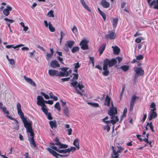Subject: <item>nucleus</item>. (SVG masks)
Segmentation results:
<instances>
[{
  "mask_svg": "<svg viewBox=\"0 0 158 158\" xmlns=\"http://www.w3.org/2000/svg\"><path fill=\"white\" fill-rule=\"evenodd\" d=\"M17 108L18 114L22 119L24 125V127L26 128L27 132L29 133L31 136L30 138H29L28 140L32 148H35L36 145L34 140V133L32 127V122H28L24 117V114L21 109V106L20 103H18L17 105Z\"/></svg>",
  "mask_w": 158,
  "mask_h": 158,
  "instance_id": "obj_1",
  "label": "nucleus"
},
{
  "mask_svg": "<svg viewBox=\"0 0 158 158\" xmlns=\"http://www.w3.org/2000/svg\"><path fill=\"white\" fill-rule=\"evenodd\" d=\"M116 63L117 60L114 58H113L111 60L109 59H105L103 60V69L104 71L102 73L103 75L105 76H108L109 74L108 66L109 67H112Z\"/></svg>",
  "mask_w": 158,
  "mask_h": 158,
  "instance_id": "obj_2",
  "label": "nucleus"
},
{
  "mask_svg": "<svg viewBox=\"0 0 158 158\" xmlns=\"http://www.w3.org/2000/svg\"><path fill=\"white\" fill-rule=\"evenodd\" d=\"M70 84L76 90L77 94H80L81 96L82 95V94L81 92L77 89L78 88L80 90H82V89L84 88V85H83L81 81H80L78 83L77 81L72 82Z\"/></svg>",
  "mask_w": 158,
  "mask_h": 158,
  "instance_id": "obj_3",
  "label": "nucleus"
},
{
  "mask_svg": "<svg viewBox=\"0 0 158 158\" xmlns=\"http://www.w3.org/2000/svg\"><path fill=\"white\" fill-rule=\"evenodd\" d=\"M2 102H0V108L2 109V111L4 113H6L7 114L6 116V117L14 121L17 126H18L19 123L18 121L14 118H13L11 117L8 114L9 113V111L8 110H6V108L5 107H2Z\"/></svg>",
  "mask_w": 158,
  "mask_h": 158,
  "instance_id": "obj_4",
  "label": "nucleus"
},
{
  "mask_svg": "<svg viewBox=\"0 0 158 158\" xmlns=\"http://www.w3.org/2000/svg\"><path fill=\"white\" fill-rule=\"evenodd\" d=\"M48 74L51 77L57 76L63 77L64 76L62 72H59L58 71L53 69H49L48 71Z\"/></svg>",
  "mask_w": 158,
  "mask_h": 158,
  "instance_id": "obj_5",
  "label": "nucleus"
},
{
  "mask_svg": "<svg viewBox=\"0 0 158 158\" xmlns=\"http://www.w3.org/2000/svg\"><path fill=\"white\" fill-rule=\"evenodd\" d=\"M47 149L51 154H52L56 158H59L58 156H59L61 157H64L68 156L69 155V154L67 155L60 154L57 153L52 149L48 147L47 148Z\"/></svg>",
  "mask_w": 158,
  "mask_h": 158,
  "instance_id": "obj_6",
  "label": "nucleus"
},
{
  "mask_svg": "<svg viewBox=\"0 0 158 158\" xmlns=\"http://www.w3.org/2000/svg\"><path fill=\"white\" fill-rule=\"evenodd\" d=\"M157 113L155 110V109H151L148 115V118L149 121L152 119L156 118L157 116Z\"/></svg>",
  "mask_w": 158,
  "mask_h": 158,
  "instance_id": "obj_7",
  "label": "nucleus"
},
{
  "mask_svg": "<svg viewBox=\"0 0 158 158\" xmlns=\"http://www.w3.org/2000/svg\"><path fill=\"white\" fill-rule=\"evenodd\" d=\"M88 42V41L85 38L81 41L79 45L82 50H85L88 49V47L87 44Z\"/></svg>",
  "mask_w": 158,
  "mask_h": 158,
  "instance_id": "obj_8",
  "label": "nucleus"
},
{
  "mask_svg": "<svg viewBox=\"0 0 158 158\" xmlns=\"http://www.w3.org/2000/svg\"><path fill=\"white\" fill-rule=\"evenodd\" d=\"M74 43L75 42L73 41L69 40L66 41L64 47V50L66 52L68 51L69 50V48H72Z\"/></svg>",
  "mask_w": 158,
  "mask_h": 158,
  "instance_id": "obj_9",
  "label": "nucleus"
},
{
  "mask_svg": "<svg viewBox=\"0 0 158 158\" xmlns=\"http://www.w3.org/2000/svg\"><path fill=\"white\" fill-rule=\"evenodd\" d=\"M50 147L52 149H53L57 152H58L60 153H69V148H68L67 149L60 150L59 148H57L55 146H50Z\"/></svg>",
  "mask_w": 158,
  "mask_h": 158,
  "instance_id": "obj_10",
  "label": "nucleus"
},
{
  "mask_svg": "<svg viewBox=\"0 0 158 158\" xmlns=\"http://www.w3.org/2000/svg\"><path fill=\"white\" fill-rule=\"evenodd\" d=\"M112 106L110 107V110L108 111V114L110 116L114 115L117 113V110L116 107H114V105L112 102H111Z\"/></svg>",
  "mask_w": 158,
  "mask_h": 158,
  "instance_id": "obj_11",
  "label": "nucleus"
},
{
  "mask_svg": "<svg viewBox=\"0 0 158 158\" xmlns=\"http://www.w3.org/2000/svg\"><path fill=\"white\" fill-rule=\"evenodd\" d=\"M134 70L135 73L139 76H142L144 74V70L140 67H135L134 68Z\"/></svg>",
  "mask_w": 158,
  "mask_h": 158,
  "instance_id": "obj_12",
  "label": "nucleus"
},
{
  "mask_svg": "<svg viewBox=\"0 0 158 158\" xmlns=\"http://www.w3.org/2000/svg\"><path fill=\"white\" fill-rule=\"evenodd\" d=\"M116 36V33L113 32H110L109 34L105 36V38L106 39L113 40L115 39Z\"/></svg>",
  "mask_w": 158,
  "mask_h": 158,
  "instance_id": "obj_13",
  "label": "nucleus"
},
{
  "mask_svg": "<svg viewBox=\"0 0 158 158\" xmlns=\"http://www.w3.org/2000/svg\"><path fill=\"white\" fill-rule=\"evenodd\" d=\"M110 123H112V125H113V129L114 128V124L117 122L119 121V119L117 116H115L114 115H113L110 116Z\"/></svg>",
  "mask_w": 158,
  "mask_h": 158,
  "instance_id": "obj_14",
  "label": "nucleus"
},
{
  "mask_svg": "<svg viewBox=\"0 0 158 158\" xmlns=\"http://www.w3.org/2000/svg\"><path fill=\"white\" fill-rule=\"evenodd\" d=\"M12 10V7L9 5H7L6 6V8L3 10V13L5 16H8L10 14V12Z\"/></svg>",
  "mask_w": 158,
  "mask_h": 158,
  "instance_id": "obj_15",
  "label": "nucleus"
},
{
  "mask_svg": "<svg viewBox=\"0 0 158 158\" xmlns=\"http://www.w3.org/2000/svg\"><path fill=\"white\" fill-rule=\"evenodd\" d=\"M37 104L38 105L41 106L45 104L44 103V98L41 96H38L37 98Z\"/></svg>",
  "mask_w": 158,
  "mask_h": 158,
  "instance_id": "obj_16",
  "label": "nucleus"
},
{
  "mask_svg": "<svg viewBox=\"0 0 158 158\" xmlns=\"http://www.w3.org/2000/svg\"><path fill=\"white\" fill-rule=\"evenodd\" d=\"M51 66L52 67L54 68L59 67L60 66L58 62L56 60L52 61L51 63Z\"/></svg>",
  "mask_w": 158,
  "mask_h": 158,
  "instance_id": "obj_17",
  "label": "nucleus"
},
{
  "mask_svg": "<svg viewBox=\"0 0 158 158\" xmlns=\"http://www.w3.org/2000/svg\"><path fill=\"white\" fill-rule=\"evenodd\" d=\"M112 153L111 155V158H118L119 156V154L114 149L113 146L112 147Z\"/></svg>",
  "mask_w": 158,
  "mask_h": 158,
  "instance_id": "obj_18",
  "label": "nucleus"
},
{
  "mask_svg": "<svg viewBox=\"0 0 158 158\" xmlns=\"http://www.w3.org/2000/svg\"><path fill=\"white\" fill-rule=\"evenodd\" d=\"M101 4L105 8H107L109 7L110 4L109 2L105 0H102L101 2Z\"/></svg>",
  "mask_w": 158,
  "mask_h": 158,
  "instance_id": "obj_19",
  "label": "nucleus"
},
{
  "mask_svg": "<svg viewBox=\"0 0 158 158\" xmlns=\"http://www.w3.org/2000/svg\"><path fill=\"white\" fill-rule=\"evenodd\" d=\"M24 78L27 82L30 83L33 86H36L35 83L31 78L27 77L25 76L24 77Z\"/></svg>",
  "mask_w": 158,
  "mask_h": 158,
  "instance_id": "obj_20",
  "label": "nucleus"
},
{
  "mask_svg": "<svg viewBox=\"0 0 158 158\" xmlns=\"http://www.w3.org/2000/svg\"><path fill=\"white\" fill-rule=\"evenodd\" d=\"M110 100L111 98L108 95H106L104 105L108 107L109 106Z\"/></svg>",
  "mask_w": 158,
  "mask_h": 158,
  "instance_id": "obj_21",
  "label": "nucleus"
},
{
  "mask_svg": "<svg viewBox=\"0 0 158 158\" xmlns=\"http://www.w3.org/2000/svg\"><path fill=\"white\" fill-rule=\"evenodd\" d=\"M106 46V44L105 43H103L100 46L98 49L100 55H101L102 53L103 52L105 49Z\"/></svg>",
  "mask_w": 158,
  "mask_h": 158,
  "instance_id": "obj_22",
  "label": "nucleus"
},
{
  "mask_svg": "<svg viewBox=\"0 0 158 158\" xmlns=\"http://www.w3.org/2000/svg\"><path fill=\"white\" fill-rule=\"evenodd\" d=\"M80 1L81 4L84 7V8L86 10H87L88 11L90 12L91 10L89 8L88 6L87 5L85 2L84 0H80Z\"/></svg>",
  "mask_w": 158,
  "mask_h": 158,
  "instance_id": "obj_23",
  "label": "nucleus"
},
{
  "mask_svg": "<svg viewBox=\"0 0 158 158\" xmlns=\"http://www.w3.org/2000/svg\"><path fill=\"white\" fill-rule=\"evenodd\" d=\"M55 143H51L50 144L51 146H55V145L59 146L60 144V142L59 140L57 137H56L53 140Z\"/></svg>",
  "mask_w": 158,
  "mask_h": 158,
  "instance_id": "obj_24",
  "label": "nucleus"
},
{
  "mask_svg": "<svg viewBox=\"0 0 158 158\" xmlns=\"http://www.w3.org/2000/svg\"><path fill=\"white\" fill-rule=\"evenodd\" d=\"M49 124L51 127L52 129H53L54 128H56L57 127L56 123L55 120L49 121Z\"/></svg>",
  "mask_w": 158,
  "mask_h": 158,
  "instance_id": "obj_25",
  "label": "nucleus"
},
{
  "mask_svg": "<svg viewBox=\"0 0 158 158\" xmlns=\"http://www.w3.org/2000/svg\"><path fill=\"white\" fill-rule=\"evenodd\" d=\"M112 48L113 49L114 53V54L118 55L119 53V52L120 51V49L118 46H116L114 47L113 46H112Z\"/></svg>",
  "mask_w": 158,
  "mask_h": 158,
  "instance_id": "obj_26",
  "label": "nucleus"
},
{
  "mask_svg": "<svg viewBox=\"0 0 158 158\" xmlns=\"http://www.w3.org/2000/svg\"><path fill=\"white\" fill-rule=\"evenodd\" d=\"M73 145L76 147V148L79 149L80 148L79 140L78 139H75L73 141Z\"/></svg>",
  "mask_w": 158,
  "mask_h": 158,
  "instance_id": "obj_27",
  "label": "nucleus"
},
{
  "mask_svg": "<svg viewBox=\"0 0 158 158\" xmlns=\"http://www.w3.org/2000/svg\"><path fill=\"white\" fill-rule=\"evenodd\" d=\"M41 106V109L42 111L45 114H47V113H48V110L45 104H44L43 106Z\"/></svg>",
  "mask_w": 158,
  "mask_h": 158,
  "instance_id": "obj_28",
  "label": "nucleus"
},
{
  "mask_svg": "<svg viewBox=\"0 0 158 158\" xmlns=\"http://www.w3.org/2000/svg\"><path fill=\"white\" fill-rule=\"evenodd\" d=\"M63 113L66 117L69 116V111L67 107H65L63 109Z\"/></svg>",
  "mask_w": 158,
  "mask_h": 158,
  "instance_id": "obj_29",
  "label": "nucleus"
},
{
  "mask_svg": "<svg viewBox=\"0 0 158 158\" xmlns=\"http://www.w3.org/2000/svg\"><path fill=\"white\" fill-rule=\"evenodd\" d=\"M129 66L128 65H124L120 66V69L123 71L126 72L129 69Z\"/></svg>",
  "mask_w": 158,
  "mask_h": 158,
  "instance_id": "obj_30",
  "label": "nucleus"
},
{
  "mask_svg": "<svg viewBox=\"0 0 158 158\" xmlns=\"http://www.w3.org/2000/svg\"><path fill=\"white\" fill-rule=\"evenodd\" d=\"M118 19L117 18L113 19V26L114 28H115L118 23Z\"/></svg>",
  "mask_w": 158,
  "mask_h": 158,
  "instance_id": "obj_31",
  "label": "nucleus"
},
{
  "mask_svg": "<svg viewBox=\"0 0 158 158\" xmlns=\"http://www.w3.org/2000/svg\"><path fill=\"white\" fill-rule=\"evenodd\" d=\"M138 97L136 96L135 95H133L131 100L130 104H134L136 99H138Z\"/></svg>",
  "mask_w": 158,
  "mask_h": 158,
  "instance_id": "obj_32",
  "label": "nucleus"
},
{
  "mask_svg": "<svg viewBox=\"0 0 158 158\" xmlns=\"http://www.w3.org/2000/svg\"><path fill=\"white\" fill-rule=\"evenodd\" d=\"M79 48L78 46L73 47L71 49V52L73 53H74L79 50Z\"/></svg>",
  "mask_w": 158,
  "mask_h": 158,
  "instance_id": "obj_33",
  "label": "nucleus"
},
{
  "mask_svg": "<svg viewBox=\"0 0 158 158\" xmlns=\"http://www.w3.org/2000/svg\"><path fill=\"white\" fill-rule=\"evenodd\" d=\"M49 95L50 98L53 99L54 101H56L58 100V98L57 97L54 96L52 93H50L49 94Z\"/></svg>",
  "mask_w": 158,
  "mask_h": 158,
  "instance_id": "obj_34",
  "label": "nucleus"
},
{
  "mask_svg": "<svg viewBox=\"0 0 158 158\" xmlns=\"http://www.w3.org/2000/svg\"><path fill=\"white\" fill-rule=\"evenodd\" d=\"M73 76L72 80V82L77 81L76 80L78 78V74H73Z\"/></svg>",
  "mask_w": 158,
  "mask_h": 158,
  "instance_id": "obj_35",
  "label": "nucleus"
},
{
  "mask_svg": "<svg viewBox=\"0 0 158 158\" xmlns=\"http://www.w3.org/2000/svg\"><path fill=\"white\" fill-rule=\"evenodd\" d=\"M147 126L149 127L152 132H154V131L153 129V126L152 125V122L150 123H148L147 124Z\"/></svg>",
  "mask_w": 158,
  "mask_h": 158,
  "instance_id": "obj_36",
  "label": "nucleus"
},
{
  "mask_svg": "<svg viewBox=\"0 0 158 158\" xmlns=\"http://www.w3.org/2000/svg\"><path fill=\"white\" fill-rule=\"evenodd\" d=\"M55 108L58 111H60V103L59 102H57L54 106Z\"/></svg>",
  "mask_w": 158,
  "mask_h": 158,
  "instance_id": "obj_37",
  "label": "nucleus"
},
{
  "mask_svg": "<svg viewBox=\"0 0 158 158\" xmlns=\"http://www.w3.org/2000/svg\"><path fill=\"white\" fill-rule=\"evenodd\" d=\"M48 28L50 31L51 32H54L55 31V28L52 26L50 22H49L48 23Z\"/></svg>",
  "mask_w": 158,
  "mask_h": 158,
  "instance_id": "obj_38",
  "label": "nucleus"
},
{
  "mask_svg": "<svg viewBox=\"0 0 158 158\" xmlns=\"http://www.w3.org/2000/svg\"><path fill=\"white\" fill-rule=\"evenodd\" d=\"M59 148H64L65 149L67 148L68 147V146L67 145L62 144L60 143V144L59 145Z\"/></svg>",
  "mask_w": 158,
  "mask_h": 158,
  "instance_id": "obj_39",
  "label": "nucleus"
},
{
  "mask_svg": "<svg viewBox=\"0 0 158 158\" xmlns=\"http://www.w3.org/2000/svg\"><path fill=\"white\" fill-rule=\"evenodd\" d=\"M47 15L49 17H54V14H53V11L52 10H50L49 12L47 14Z\"/></svg>",
  "mask_w": 158,
  "mask_h": 158,
  "instance_id": "obj_40",
  "label": "nucleus"
},
{
  "mask_svg": "<svg viewBox=\"0 0 158 158\" xmlns=\"http://www.w3.org/2000/svg\"><path fill=\"white\" fill-rule=\"evenodd\" d=\"M151 0H147L148 3L149 4V6H150V7H152V6L155 4V0H154L150 2Z\"/></svg>",
  "mask_w": 158,
  "mask_h": 158,
  "instance_id": "obj_41",
  "label": "nucleus"
},
{
  "mask_svg": "<svg viewBox=\"0 0 158 158\" xmlns=\"http://www.w3.org/2000/svg\"><path fill=\"white\" fill-rule=\"evenodd\" d=\"M99 14L102 16L104 20H105L106 17V14L102 11H100V13Z\"/></svg>",
  "mask_w": 158,
  "mask_h": 158,
  "instance_id": "obj_42",
  "label": "nucleus"
},
{
  "mask_svg": "<svg viewBox=\"0 0 158 158\" xmlns=\"http://www.w3.org/2000/svg\"><path fill=\"white\" fill-rule=\"evenodd\" d=\"M60 43H61L62 39H63V37L65 36V34L63 31H61L60 32Z\"/></svg>",
  "mask_w": 158,
  "mask_h": 158,
  "instance_id": "obj_43",
  "label": "nucleus"
},
{
  "mask_svg": "<svg viewBox=\"0 0 158 158\" xmlns=\"http://www.w3.org/2000/svg\"><path fill=\"white\" fill-rule=\"evenodd\" d=\"M88 104L91 105V106L96 107H98L99 105L97 103H93L91 102H88Z\"/></svg>",
  "mask_w": 158,
  "mask_h": 158,
  "instance_id": "obj_44",
  "label": "nucleus"
},
{
  "mask_svg": "<svg viewBox=\"0 0 158 158\" xmlns=\"http://www.w3.org/2000/svg\"><path fill=\"white\" fill-rule=\"evenodd\" d=\"M45 115L47 116L48 119L49 120H51L53 119L50 113H47Z\"/></svg>",
  "mask_w": 158,
  "mask_h": 158,
  "instance_id": "obj_45",
  "label": "nucleus"
},
{
  "mask_svg": "<svg viewBox=\"0 0 158 158\" xmlns=\"http://www.w3.org/2000/svg\"><path fill=\"white\" fill-rule=\"evenodd\" d=\"M53 55L52 54L49 53H47L46 59L48 60Z\"/></svg>",
  "mask_w": 158,
  "mask_h": 158,
  "instance_id": "obj_46",
  "label": "nucleus"
},
{
  "mask_svg": "<svg viewBox=\"0 0 158 158\" xmlns=\"http://www.w3.org/2000/svg\"><path fill=\"white\" fill-rule=\"evenodd\" d=\"M72 70H69V71H67V72L65 73H63V75H64V77H67L68 76L69 74H70Z\"/></svg>",
  "mask_w": 158,
  "mask_h": 158,
  "instance_id": "obj_47",
  "label": "nucleus"
},
{
  "mask_svg": "<svg viewBox=\"0 0 158 158\" xmlns=\"http://www.w3.org/2000/svg\"><path fill=\"white\" fill-rule=\"evenodd\" d=\"M118 150L117 151H116L118 154L122 152L123 149L122 148L121 146L118 147Z\"/></svg>",
  "mask_w": 158,
  "mask_h": 158,
  "instance_id": "obj_48",
  "label": "nucleus"
},
{
  "mask_svg": "<svg viewBox=\"0 0 158 158\" xmlns=\"http://www.w3.org/2000/svg\"><path fill=\"white\" fill-rule=\"evenodd\" d=\"M103 129L104 130H107V131L108 132L110 129V127L109 125H107L104 127Z\"/></svg>",
  "mask_w": 158,
  "mask_h": 158,
  "instance_id": "obj_49",
  "label": "nucleus"
},
{
  "mask_svg": "<svg viewBox=\"0 0 158 158\" xmlns=\"http://www.w3.org/2000/svg\"><path fill=\"white\" fill-rule=\"evenodd\" d=\"M40 93H41V94H42L43 96H44V98L45 99H48L49 98V96H48V95L44 93L43 92H41Z\"/></svg>",
  "mask_w": 158,
  "mask_h": 158,
  "instance_id": "obj_50",
  "label": "nucleus"
},
{
  "mask_svg": "<svg viewBox=\"0 0 158 158\" xmlns=\"http://www.w3.org/2000/svg\"><path fill=\"white\" fill-rule=\"evenodd\" d=\"M68 68L66 67H64L63 68H61V69L63 71L62 72V73H66L67 72V70L69 69Z\"/></svg>",
  "mask_w": 158,
  "mask_h": 158,
  "instance_id": "obj_51",
  "label": "nucleus"
},
{
  "mask_svg": "<svg viewBox=\"0 0 158 158\" xmlns=\"http://www.w3.org/2000/svg\"><path fill=\"white\" fill-rule=\"evenodd\" d=\"M150 107L151 108H152V109H155V110H156V104L153 102H152L151 103L150 105Z\"/></svg>",
  "mask_w": 158,
  "mask_h": 158,
  "instance_id": "obj_52",
  "label": "nucleus"
},
{
  "mask_svg": "<svg viewBox=\"0 0 158 158\" xmlns=\"http://www.w3.org/2000/svg\"><path fill=\"white\" fill-rule=\"evenodd\" d=\"M23 46H24V45H23V44H18V45H16L15 46H14V45H13L12 48H13L14 49H16V48L20 47H21Z\"/></svg>",
  "mask_w": 158,
  "mask_h": 158,
  "instance_id": "obj_53",
  "label": "nucleus"
},
{
  "mask_svg": "<svg viewBox=\"0 0 158 158\" xmlns=\"http://www.w3.org/2000/svg\"><path fill=\"white\" fill-rule=\"evenodd\" d=\"M74 69H78L80 67V65L79 64V62L74 64Z\"/></svg>",
  "mask_w": 158,
  "mask_h": 158,
  "instance_id": "obj_54",
  "label": "nucleus"
},
{
  "mask_svg": "<svg viewBox=\"0 0 158 158\" xmlns=\"http://www.w3.org/2000/svg\"><path fill=\"white\" fill-rule=\"evenodd\" d=\"M72 31L74 33H76L77 32V29L76 26H74L72 29Z\"/></svg>",
  "mask_w": 158,
  "mask_h": 158,
  "instance_id": "obj_55",
  "label": "nucleus"
},
{
  "mask_svg": "<svg viewBox=\"0 0 158 158\" xmlns=\"http://www.w3.org/2000/svg\"><path fill=\"white\" fill-rule=\"evenodd\" d=\"M66 130L68 132V135H70L72 134V130L71 128L67 129Z\"/></svg>",
  "mask_w": 158,
  "mask_h": 158,
  "instance_id": "obj_56",
  "label": "nucleus"
},
{
  "mask_svg": "<svg viewBox=\"0 0 158 158\" xmlns=\"http://www.w3.org/2000/svg\"><path fill=\"white\" fill-rule=\"evenodd\" d=\"M4 19L5 21L8 22L10 23H13L14 22L13 20L9 19L7 18H5Z\"/></svg>",
  "mask_w": 158,
  "mask_h": 158,
  "instance_id": "obj_57",
  "label": "nucleus"
},
{
  "mask_svg": "<svg viewBox=\"0 0 158 158\" xmlns=\"http://www.w3.org/2000/svg\"><path fill=\"white\" fill-rule=\"evenodd\" d=\"M136 59L137 60H140L143 59V57L142 55H139L136 56Z\"/></svg>",
  "mask_w": 158,
  "mask_h": 158,
  "instance_id": "obj_58",
  "label": "nucleus"
},
{
  "mask_svg": "<svg viewBox=\"0 0 158 158\" xmlns=\"http://www.w3.org/2000/svg\"><path fill=\"white\" fill-rule=\"evenodd\" d=\"M70 79V78L69 77H67V78H63L61 79V80L62 81L64 82V81H68Z\"/></svg>",
  "mask_w": 158,
  "mask_h": 158,
  "instance_id": "obj_59",
  "label": "nucleus"
},
{
  "mask_svg": "<svg viewBox=\"0 0 158 158\" xmlns=\"http://www.w3.org/2000/svg\"><path fill=\"white\" fill-rule=\"evenodd\" d=\"M141 40L142 39L140 38H138L136 39V40H135V41L136 43H139L141 42Z\"/></svg>",
  "mask_w": 158,
  "mask_h": 158,
  "instance_id": "obj_60",
  "label": "nucleus"
},
{
  "mask_svg": "<svg viewBox=\"0 0 158 158\" xmlns=\"http://www.w3.org/2000/svg\"><path fill=\"white\" fill-rule=\"evenodd\" d=\"M76 150V148L75 147H71L70 148H69V153L71 151H75Z\"/></svg>",
  "mask_w": 158,
  "mask_h": 158,
  "instance_id": "obj_61",
  "label": "nucleus"
},
{
  "mask_svg": "<svg viewBox=\"0 0 158 158\" xmlns=\"http://www.w3.org/2000/svg\"><path fill=\"white\" fill-rule=\"evenodd\" d=\"M136 137L138 138V139L140 141H143V139L142 137H141L140 135H136Z\"/></svg>",
  "mask_w": 158,
  "mask_h": 158,
  "instance_id": "obj_62",
  "label": "nucleus"
},
{
  "mask_svg": "<svg viewBox=\"0 0 158 158\" xmlns=\"http://www.w3.org/2000/svg\"><path fill=\"white\" fill-rule=\"evenodd\" d=\"M57 59L59 61L61 62V63L63 64V62H62L63 59L60 56H59L57 57Z\"/></svg>",
  "mask_w": 158,
  "mask_h": 158,
  "instance_id": "obj_63",
  "label": "nucleus"
},
{
  "mask_svg": "<svg viewBox=\"0 0 158 158\" xmlns=\"http://www.w3.org/2000/svg\"><path fill=\"white\" fill-rule=\"evenodd\" d=\"M134 105V104H130L129 110L130 111H131L133 109Z\"/></svg>",
  "mask_w": 158,
  "mask_h": 158,
  "instance_id": "obj_64",
  "label": "nucleus"
}]
</instances>
